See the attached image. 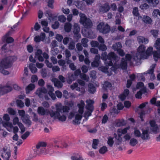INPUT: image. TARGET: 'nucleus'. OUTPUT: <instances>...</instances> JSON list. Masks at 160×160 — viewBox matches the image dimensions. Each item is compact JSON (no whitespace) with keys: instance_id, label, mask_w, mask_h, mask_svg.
Returning <instances> with one entry per match:
<instances>
[{"instance_id":"obj_1","label":"nucleus","mask_w":160,"mask_h":160,"mask_svg":"<svg viewBox=\"0 0 160 160\" xmlns=\"http://www.w3.org/2000/svg\"><path fill=\"white\" fill-rule=\"evenodd\" d=\"M55 106L56 111L54 112L51 110L50 111V116L54 119H58L60 121H65L66 119V116L64 115H61L60 113L68 112L70 109L69 107L66 106H63L61 103L56 104Z\"/></svg>"},{"instance_id":"obj_2","label":"nucleus","mask_w":160,"mask_h":160,"mask_svg":"<svg viewBox=\"0 0 160 160\" xmlns=\"http://www.w3.org/2000/svg\"><path fill=\"white\" fill-rule=\"evenodd\" d=\"M17 59V58L14 56H9L0 59V72L5 75L9 74V72L5 69L10 68L13 62Z\"/></svg>"},{"instance_id":"obj_3","label":"nucleus","mask_w":160,"mask_h":160,"mask_svg":"<svg viewBox=\"0 0 160 160\" xmlns=\"http://www.w3.org/2000/svg\"><path fill=\"white\" fill-rule=\"evenodd\" d=\"M101 58L104 61L106 66H112L116 65V63L119 58L114 52H111L107 55V53L104 52L102 53Z\"/></svg>"},{"instance_id":"obj_4","label":"nucleus","mask_w":160,"mask_h":160,"mask_svg":"<svg viewBox=\"0 0 160 160\" xmlns=\"http://www.w3.org/2000/svg\"><path fill=\"white\" fill-rule=\"evenodd\" d=\"M146 47L144 45H140L138 48L137 52L134 56L133 59L136 62H138L142 59L147 58V55L145 52Z\"/></svg>"},{"instance_id":"obj_5","label":"nucleus","mask_w":160,"mask_h":160,"mask_svg":"<svg viewBox=\"0 0 160 160\" xmlns=\"http://www.w3.org/2000/svg\"><path fill=\"white\" fill-rule=\"evenodd\" d=\"M84 106V102L82 100H81L80 103L78 104V107L79 108L78 111L79 113L76 114L75 119L73 121V124H75L80 123L79 121L81 120L82 117Z\"/></svg>"},{"instance_id":"obj_6","label":"nucleus","mask_w":160,"mask_h":160,"mask_svg":"<svg viewBox=\"0 0 160 160\" xmlns=\"http://www.w3.org/2000/svg\"><path fill=\"white\" fill-rule=\"evenodd\" d=\"M80 22L86 28H91L92 25L91 21L87 18L86 15L83 13H80Z\"/></svg>"},{"instance_id":"obj_7","label":"nucleus","mask_w":160,"mask_h":160,"mask_svg":"<svg viewBox=\"0 0 160 160\" xmlns=\"http://www.w3.org/2000/svg\"><path fill=\"white\" fill-rule=\"evenodd\" d=\"M86 102L87 104L85 108L88 111H86L84 113V117L87 120L88 117L91 115V113L93 110V104L94 102L92 100H88L86 101Z\"/></svg>"},{"instance_id":"obj_8","label":"nucleus","mask_w":160,"mask_h":160,"mask_svg":"<svg viewBox=\"0 0 160 160\" xmlns=\"http://www.w3.org/2000/svg\"><path fill=\"white\" fill-rule=\"evenodd\" d=\"M154 47L158 50L157 51L153 52L154 59L155 61H157L160 58V38H158L156 40Z\"/></svg>"},{"instance_id":"obj_9","label":"nucleus","mask_w":160,"mask_h":160,"mask_svg":"<svg viewBox=\"0 0 160 160\" xmlns=\"http://www.w3.org/2000/svg\"><path fill=\"white\" fill-rule=\"evenodd\" d=\"M46 146L45 143L44 142H39L36 146V148L34 149V156L37 154L43 153L45 150V147Z\"/></svg>"},{"instance_id":"obj_10","label":"nucleus","mask_w":160,"mask_h":160,"mask_svg":"<svg viewBox=\"0 0 160 160\" xmlns=\"http://www.w3.org/2000/svg\"><path fill=\"white\" fill-rule=\"evenodd\" d=\"M97 28L99 31L103 33H107L110 30V27L108 25H105L103 22H101L97 27Z\"/></svg>"},{"instance_id":"obj_11","label":"nucleus","mask_w":160,"mask_h":160,"mask_svg":"<svg viewBox=\"0 0 160 160\" xmlns=\"http://www.w3.org/2000/svg\"><path fill=\"white\" fill-rule=\"evenodd\" d=\"M131 58V56L130 54H127L125 56V58H122L121 64L117 68H121L122 69H126L127 67V61H130Z\"/></svg>"},{"instance_id":"obj_12","label":"nucleus","mask_w":160,"mask_h":160,"mask_svg":"<svg viewBox=\"0 0 160 160\" xmlns=\"http://www.w3.org/2000/svg\"><path fill=\"white\" fill-rule=\"evenodd\" d=\"M47 92V90L44 87L38 88L36 91L35 93L40 98H42Z\"/></svg>"},{"instance_id":"obj_13","label":"nucleus","mask_w":160,"mask_h":160,"mask_svg":"<svg viewBox=\"0 0 160 160\" xmlns=\"http://www.w3.org/2000/svg\"><path fill=\"white\" fill-rule=\"evenodd\" d=\"M74 30L73 33L74 34V37L76 38V39H78L81 38V35L79 33L80 31V27L78 23H74L73 26Z\"/></svg>"},{"instance_id":"obj_14","label":"nucleus","mask_w":160,"mask_h":160,"mask_svg":"<svg viewBox=\"0 0 160 160\" xmlns=\"http://www.w3.org/2000/svg\"><path fill=\"white\" fill-rule=\"evenodd\" d=\"M54 145H52L51 146V147H55L56 145L58 147L61 148H67L68 146V145L64 141H58L57 140H55L54 141Z\"/></svg>"},{"instance_id":"obj_15","label":"nucleus","mask_w":160,"mask_h":160,"mask_svg":"<svg viewBox=\"0 0 160 160\" xmlns=\"http://www.w3.org/2000/svg\"><path fill=\"white\" fill-rule=\"evenodd\" d=\"M10 32H8L2 38V40L5 41L8 43H11L14 41V39L11 37H9L10 35Z\"/></svg>"},{"instance_id":"obj_16","label":"nucleus","mask_w":160,"mask_h":160,"mask_svg":"<svg viewBox=\"0 0 160 160\" xmlns=\"http://www.w3.org/2000/svg\"><path fill=\"white\" fill-rule=\"evenodd\" d=\"M47 87L48 90V94L51 97L52 100H54L56 99V97L55 94L53 93L54 91V89L49 84L47 85Z\"/></svg>"},{"instance_id":"obj_17","label":"nucleus","mask_w":160,"mask_h":160,"mask_svg":"<svg viewBox=\"0 0 160 160\" xmlns=\"http://www.w3.org/2000/svg\"><path fill=\"white\" fill-rule=\"evenodd\" d=\"M52 110H49L48 109H45L42 107H39L38 109V112L39 114L41 115H44L45 114L50 115V112Z\"/></svg>"},{"instance_id":"obj_18","label":"nucleus","mask_w":160,"mask_h":160,"mask_svg":"<svg viewBox=\"0 0 160 160\" xmlns=\"http://www.w3.org/2000/svg\"><path fill=\"white\" fill-rule=\"evenodd\" d=\"M110 9V7L109 3L107 2L100 6L99 11L100 12L105 13L108 12Z\"/></svg>"},{"instance_id":"obj_19","label":"nucleus","mask_w":160,"mask_h":160,"mask_svg":"<svg viewBox=\"0 0 160 160\" xmlns=\"http://www.w3.org/2000/svg\"><path fill=\"white\" fill-rule=\"evenodd\" d=\"M150 124L151 126V130L154 133H157L158 132V128L154 120L150 121Z\"/></svg>"},{"instance_id":"obj_20","label":"nucleus","mask_w":160,"mask_h":160,"mask_svg":"<svg viewBox=\"0 0 160 160\" xmlns=\"http://www.w3.org/2000/svg\"><path fill=\"white\" fill-rule=\"evenodd\" d=\"M141 138L143 140H148L150 139V136L148 130H142Z\"/></svg>"},{"instance_id":"obj_21","label":"nucleus","mask_w":160,"mask_h":160,"mask_svg":"<svg viewBox=\"0 0 160 160\" xmlns=\"http://www.w3.org/2000/svg\"><path fill=\"white\" fill-rule=\"evenodd\" d=\"M42 50L40 49H38L35 52V58H38L40 62H43L44 61L43 57L42 56Z\"/></svg>"},{"instance_id":"obj_22","label":"nucleus","mask_w":160,"mask_h":160,"mask_svg":"<svg viewBox=\"0 0 160 160\" xmlns=\"http://www.w3.org/2000/svg\"><path fill=\"white\" fill-rule=\"evenodd\" d=\"M156 66V64H153L150 67V70H148L147 71V73L144 72V74H148L150 75V78L153 79V77H155L154 74H153V72L154 71V68Z\"/></svg>"},{"instance_id":"obj_23","label":"nucleus","mask_w":160,"mask_h":160,"mask_svg":"<svg viewBox=\"0 0 160 160\" xmlns=\"http://www.w3.org/2000/svg\"><path fill=\"white\" fill-rule=\"evenodd\" d=\"M45 34L41 33L39 36L38 35L36 36L34 38V41L36 42H38L41 41H43L45 38Z\"/></svg>"},{"instance_id":"obj_24","label":"nucleus","mask_w":160,"mask_h":160,"mask_svg":"<svg viewBox=\"0 0 160 160\" xmlns=\"http://www.w3.org/2000/svg\"><path fill=\"white\" fill-rule=\"evenodd\" d=\"M21 118L23 122L29 125L31 124V121L29 120V116L27 114L24 117Z\"/></svg>"},{"instance_id":"obj_25","label":"nucleus","mask_w":160,"mask_h":160,"mask_svg":"<svg viewBox=\"0 0 160 160\" xmlns=\"http://www.w3.org/2000/svg\"><path fill=\"white\" fill-rule=\"evenodd\" d=\"M3 125L9 132H11L12 131L13 126L12 123L7 122L4 123Z\"/></svg>"},{"instance_id":"obj_26","label":"nucleus","mask_w":160,"mask_h":160,"mask_svg":"<svg viewBox=\"0 0 160 160\" xmlns=\"http://www.w3.org/2000/svg\"><path fill=\"white\" fill-rule=\"evenodd\" d=\"M1 156L4 160H9L11 157L10 152H9L4 151Z\"/></svg>"},{"instance_id":"obj_27","label":"nucleus","mask_w":160,"mask_h":160,"mask_svg":"<svg viewBox=\"0 0 160 160\" xmlns=\"http://www.w3.org/2000/svg\"><path fill=\"white\" fill-rule=\"evenodd\" d=\"M129 93V91L128 89H126L123 93L119 96V98L122 100H123L126 98Z\"/></svg>"},{"instance_id":"obj_28","label":"nucleus","mask_w":160,"mask_h":160,"mask_svg":"<svg viewBox=\"0 0 160 160\" xmlns=\"http://www.w3.org/2000/svg\"><path fill=\"white\" fill-rule=\"evenodd\" d=\"M137 40L139 43H144L147 44L148 42V40L143 37L139 36L137 38Z\"/></svg>"},{"instance_id":"obj_29","label":"nucleus","mask_w":160,"mask_h":160,"mask_svg":"<svg viewBox=\"0 0 160 160\" xmlns=\"http://www.w3.org/2000/svg\"><path fill=\"white\" fill-rule=\"evenodd\" d=\"M76 78L72 73H69L68 74V76L67 79V82L68 83L70 84L72 81L75 80Z\"/></svg>"},{"instance_id":"obj_30","label":"nucleus","mask_w":160,"mask_h":160,"mask_svg":"<svg viewBox=\"0 0 160 160\" xmlns=\"http://www.w3.org/2000/svg\"><path fill=\"white\" fill-rule=\"evenodd\" d=\"M63 97H64L66 99H68L69 97H74V95L73 93H68V92L66 90L63 91Z\"/></svg>"},{"instance_id":"obj_31","label":"nucleus","mask_w":160,"mask_h":160,"mask_svg":"<svg viewBox=\"0 0 160 160\" xmlns=\"http://www.w3.org/2000/svg\"><path fill=\"white\" fill-rule=\"evenodd\" d=\"M112 87L111 84L108 82H105L103 85L102 89L106 91L108 89H111Z\"/></svg>"},{"instance_id":"obj_32","label":"nucleus","mask_w":160,"mask_h":160,"mask_svg":"<svg viewBox=\"0 0 160 160\" xmlns=\"http://www.w3.org/2000/svg\"><path fill=\"white\" fill-rule=\"evenodd\" d=\"M146 93V89L143 88L141 89L140 91L138 92L135 95V97L137 98H141V96L142 94H145Z\"/></svg>"},{"instance_id":"obj_33","label":"nucleus","mask_w":160,"mask_h":160,"mask_svg":"<svg viewBox=\"0 0 160 160\" xmlns=\"http://www.w3.org/2000/svg\"><path fill=\"white\" fill-rule=\"evenodd\" d=\"M130 128V127H128L123 129H118L117 131V133L118 135L121 136L122 134H125L127 132V130Z\"/></svg>"},{"instance_id":"obj_34","label":"nucleus","mask_w":160,"mask_h":160,"mask_svg":"<svg viewBox=\"0 0 160 160\" xmlns=\"http://www.w3.org/2000/svg\"><path fill=\"white\" fill-rule=\"evenodd\" d=\"M142 21L146 23L150 24L152 22L151 19L149 16L144 15L142 18Z\"/></svg>"},{"instance_id":"obj_35","label":"nucleus","mask_w":160,"mask_h":160,"mask_svg":"<svg viewBox=\"0 0 160 160\" xmlns=\"http://www.w3.org/2000/svg\"><path fill=\"white\" fill-rule=\"evenodd\" d=\"M35 88V85L34 84H29L26 88V92L27 94L29 93L31 91L34 89Z\"/></svg>"},{"instance_id":"obj_36","label":"nucleus","mask_w":160,"mask_h":160,"mask_svg":"<svg viewBox=\"0 0 160 160\" xmlns=\"http://www.w3.org/2000/svg\"><path fill=\"white\" fill-rule=\"evenodd\" d=\"M72 25L69 22H66L64 26V30L66 32H69L71 29Z\"/></svg>"},{"instance_id":"obj_37","label":"nucleus","mask_w":160,"mask_h":160,"mask_svg":"<svg viewBox=\"0 0 160 160\" xmlns=\"http://www.w3.org/2000/svg\"><path fill=\"white\" fill-rule=\"evenodd\" d=\"M147 2L153 7H156L158 4V0H146Z\"/></svg>"},{"instance_id":"obj_38","label":"nucleus","mask_w":160,"mask_h":160,"mask_svg":"<svg viewBox=\"0 0 160 160\" xmlns=\"http://www.w3.org/2000/svg\"><path fill=\"white\" fill-rule=\"evenodd\" d=\"M89 92L91 93H94L96 91L95 87L94 85L91 83H89L88 85Z\"/></svg>"},{"instance_id":"obj_39","label":"nucleus","mask_w":160,"mask_h":160,"mask_svg":"<svg viewBox=\"0 0 160 160\" xmlns=\"http://www.w3.org/2000/svg\"><path fill=\"white\" fill-rule=\"evenodd\" d=\"M54 79L55 80L54 82V86L57 87L58 88H61L63 86L62 83L58 79ZM53 80L54 79L52 80Z\"/></svg>"},{"instance_id":"obj_40","label":"nucleus","mask_w":160,"mask_h":160,"mask_svg":"<svg viewBox=\"0 0 160 160\" xmlns=\"http://www.w3.org/2000/svg\"><path fill=\"white\" fill-rule=\"evenodd\" d=\"M29 68L32 73H36L37 71V69L35 67L34 64L31 63L29 65Z\"/></svg>"},{"instance_id":"obj_41","label":"nucleus","mask_w":160,"mask_h":160,"mask_svg":"<svg viewBox=\"0 0 160 160\" xmlns=\"http://www.w3.org/2000/svg\"><path fill=\"white\" fill-rule=\"evenodd\" d=\"M85 34L86 37L89 38H93L96 37V35L93 33L92 31L90 30L88 32H86Z\"/></svg>"},{"instance_id":"obj_42","label":"nucleus","mask_w":160,"mask_h":160,"mask_svg":"<svg viewBox=\"0 0 160 160\" xmlns=\"http://www.w3.org/2000/svg\"><path fill=\"white\" fill-rule=\"evenodd\" d=\"M3 87L4 91H5V93L11 91L12 89V87L8 84H7L6 86H3Z\"/></svg>"},{"instance_id":"obj_43","label":"nucleus","mask_w":160,"mask_h":160,"mask_svg":"<svg viewBox=\"0 0 160 160\" xmlns=\"http://www.w3.org/2000/svg\"><path fill=\"white\" fill-rule=\"evenodd\" d=\"M80 77L81 79L84 80L86 82H88L89 79L88 76L84 73L81 74L80 75Z\"/></svg>"},{"instance_id":"obj_44","label":"nucleus","mask_w":160,"mask_h":160,"mask_svg":"<svg viewBox=\"0 0 160 160\" xmlns=\"http://www.w3.org/2000/svg\"><path fill=\"white\" fill-rule=\"evenodd\" d=\"M138 143L137 139L134 138H132L130 141V145L133 147L135 146Z\"/></svg>"},{"instance_id":"obj_45","label":"nucleus","mask_w":160,"mask_h":160,"mask_svg":"<svg viewBox=\"0 0 160 160\" xmlns=\"http://www.w3.org/2000/svg\"><path fill=\"white\" fill-rule=\"evenodd\" d=\"M134 135L135 137H141V133L140 131L137 129H134Z\"/></svg>"},{"instance_id":"obj_46","label":"nucleus","mask_w":160,"mask_h":160,"mask_svg":"<svg viewBox=\"0 0 160 160\" xmlns=\"http://www.w3.org/2000/svg\"><path fill=\"white\" fill-rule=\"evenodd\" d=\"M98 142L99 141L98 139H94L93 140V143L92 145V148L94 149H97Z\"/></svg>"},{"instance_id":"obj_47","label":"nucleus","mask_w":160,"mask_h":160,"mask_svg":"<svg viewBox=\"0 0 160 160\" xmlns=\"http://www.w3.org/2000/svg\"><path fill=\"white\" fill-rule=\"evenodd\" d=\"M108 151L107 148L105 146L101 147L99 150V152L102 154H104Z\"/></svg>"},{"instance_id":"obj_48","label":"nucleus","mask_w":160,"mask_h":160,"mask_svg":"<svg viewBox=\"0 0 160 160\" xmlns=\"http://www.w3.org/2000/svg\"><path fill=\"white\" fill-rule=\"evenodd\" d=\"M41 26L38 24V22H37L35 23V25L34 26V28H31V30L32 32L33 31V30L34 29L35 31H37L40 28Z\"/></svg>"},{"instance_id":"obj_49","label":"nucleus","mask_w":160,"mask_h":160,"mask_svg":"<svg viewBox=\"0 0 160 160\" xmlns=\"http://www.w3.org/2000/svg\"><path fill=\"white\" fill-rule=\"evenodd\" d=\"M113 138L109 137L108 138V140L107 142L109 146L111 147L112 146L114 143Z\"/></svg>"},{"instance_id":"obj_50","label":"nucleus","mask_w":160,"mask_h":160,"mask_svg":"<svg viewBox=\"0 0 160 160\" xmlns=\"http://www.w3.org/2000/svg\"><path fill=\"white\" fill-rule=\"evenodd\" d=\"M132 13L134 16H138L139 14L138 12V8L137 7H134L133 9Z\"/></svg>"},{"instance_id":"obj_51","label":"nucleus","mask_w":160,"mask_h":160,"mask_svg":"<svg viewBox=\"0 0 160 160\" xmlns=\"http://www.w3.org/2000/svg\"><path fill=\"white\" fill-rule=\"evenodd\" d=\"M88 42V40L87 38H83L82 39L81 42L83 47H87L88 46L87 43Z\"/></svg>"},{"instance_id":"obj_52","label":"nucleus","mask_w":160,"mask_h":160,"mask_svg":"<svg viewBox=\"0 0 160 160\" xmlns=\"http://www.w3.org/2000/svg\"><path fill=\"white\" fill-rule=\"evenodd\" d=\"M152 50L153 48L152 47H149L147 49L146 51H145L147 55V58L148 56L152 54Z\"/></svg>"},{"instance_id":"obj_53","label":"nucleus","mask_w":160,"mask_h":160,"mask_svg":"<svg viewBox=\"0 0 160 160\" xmlns=\"http://www.w3.org/2000/svg\"><path fill=\"white\" fill-rule=\"evenodd\" d=\"M75 43L74 41L71 42L69 44L68 48L69 49L73 50L75 47Z\"/></svg>"},{"instance_id":"obj_54","label":"nucleus","mask_w":160,"mask_h":160,"mask_svg":"<svg viewBox=\"0 0 160 160\" xmlns=\"http://www.w3.org/2000/svg\"><path fill=\"white\" fill-rule=\"evenodd\" d=\"M58 19L59 21L62 22H65L66 20L65 17L63 15L59 16L58 17Z\"/></svg>"},{"instance_id":"obj_55","label":"nucleus","mask_w":160,"mask_h":160,"mask_svg":"<svg viewBox=\"0 0 160 160\" xmlns=\"http://www.w3.org/2000/svg\"><path fill=\"white\" fill-rule=\"evenodd\" d=\"M98 69L105 73H107L108 72V68L103 66H101V67H99Z\"/></svg>"},{"instance_id":"obj_56","label":"nucleus","mask_w":160,"mask_h":160,"mask_svg":"<svg viewBox=\"0 0 160 160\" xmlns=\"http://www.w3.org/2000/svg\"><path fill=\"white\" fill-rule=\"evenodd\" d=\"M71 159L72 160H83L82 157L79 155L72 156Z\"/></svg>"},{"instance_id":"obj_57","label":"nucleus","mask_w":160,"mask_h":160,"mask_svg":"<svg viewBox=\"0 0 160 160\" xmlns=\"http://www.w3.org/2000/svg\"><path fill=\"white\" fill-rule=\"evenodd\" d=\"M16 102L17 106L21 108L23 107L24 106L23 102L21 100H17L16 101Z\"/></svg>"},{"instance_id":"obj_58","label":"nucleus","mask_w":160,"mask_h":160,"mask_svg":"<svg viewBox=\"0 0 160 160\" xmlns=\"http://www.w3.org/2000/svg\"><path fill=\"white\" fill-rule=\"evenodd\" d=\"M158 15L160 16V11L158 9L154 10L152 12V15L154 17H157Z\"/></svg>"},{"instance_id":"obj_59","label":"nucleus","mask_w":160,"mask_h":160,"mask_svg":"<svg viewBox=\"0 0 160 160\" xmlns=\"http://www.w3.org/2000/svg\"><path fill=\"white\" fill-rule=\"evenodd\" d=\"M149 7V6L147 3H145L141 5L140 6V8L142 10H146L148 9Z\"/></svg>"},{"instance_id":"obj_60","label":"nucleus","mask_w":160,"mask_h":160,"mask_svg":"<svg viewBox=\"0 0 160 160\" xmlns=\"http://www.w3.org/2000/svg\"><path fill=\"white\" fill-rule=\"evenodd\" d=\"M137 77L138 78V79L140 80L144 81L145 80V78L142 73H138L137 74Z\"/></svg>"},{"instance_id":"obj_61","label":"nucleus","mask_w":160,"mask_h":160,"mask_svg":"<svg viewBox=\"0 0 160 160\" xmlns=\"http://www.w3.org/2000/svg\"><path fill=\"white\" fill-rule=\"evenodd\" d=\"M18 126L21 129L22 133L24 132L25 130V128L23 124L21 123H20L18 124Z\"/></svg>"},{"instance_id":"obj_62","label":"nucleus","mask_w":160,"mask_h":160,"mask_svg":"<svg viewBox=\"0 0 160 160\" xmlns=\"http://www.w3.org/2000/svg\"><path fill=\"white\" fill-rule=\"evenodd\" d=\"M98 49L100 50L104 51L107 49V47L104 44L101 45L99 46Z\"/></svg>"},{"instance_id":"obj_63","label":"nucleus","mask_w":160,"mask_h":160,"mask_svg":"<svg viewBox=\"0 0 160 160\" xmlns=\"http://www.w3.org/2000/svg\"><path fill=\"white\" fill-rule=\"evenodd\" d=\"M99 62L94 61L91 63V66L92 67H97L99 65Z\"/></svg>"},{"instance_id":"obj_64","label":"nucleus","mask_w":160,"mask_h":160,"mask_svg":"<svg viewBox=\"0 0 160 160\" xmlns=\"http://www.w3.org/2000/svg\"><path fill=\"white\" fill-rule=\"evenodd\" d=\"M59 22L58 21L55 22L54 23L52 24V28L54 29H57L59 27Z\"/></svg>"}]
</instances>
